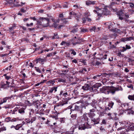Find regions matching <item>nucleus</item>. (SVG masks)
<instances>
[{
  "label": "nucleus",
  "instance_id": "nucleus-50",
  "mask_svg": "<svg viewBox=\"0 0 134 134\" xmlns=\"http://www.w3.org/2000/svg\"><path fill=\"white\" fill-rule=\"evenodd\" d=\"M78 30V28L75 27H73V29L70 31L71 32L75 33Z\"/></svg>",
  "mask_w": 134,
  "mask_h": 134
},
{
  "label": "nucleus",
  "instance_id": "nucleus-45",
  "mask_svg": "<svg viewBox=\"0 0 134 134\" xmlns=\"http://www.w3.org/2000/svg\"><path fill=\"white\" fill-rule=\"evenodd\" d=\"M95 3V2L91 1H88L86 3V4L88 5H89L91 4H94Z\"/></svg>",
  "mask_w": 134,
  "mask_h": 134
},
{
  "label": "nucleus",
  "instance_id": "nucleus-25",
  "mask_svg": "<svg viewBox=\"0 0 134 134\" xmlns=\"http://www.w3.org/2000/svg\"><path fill=\"white\" fill-rule=\"evenodd\" d=\"M72 113V114L71 115V116L72 118L74 119H75L77 118V113L75 112H71L70 114H71V113Z\"/></svg>",
  "mask_w": 134,
  "mask_h": 134
},
{
  "label": "nucleus",
  "instance_id": "nucleus-44",
  "mask_svg": "<svg viewBox=\"0 0 134 134\" xmlns=\"http://www.w3.org/2000/svg\"><path fill=\"white\" fill-rule=\"evenodd\" d=\"M38 119L41 122H43L46 119L44 117H42L41 116H38Z\"/></svg>",
  "mask_w": 134,
  "mask_h": 134
},
{
  "label": "nucleus",
  "instance_id": "nucleus-16",
  "mask_svg": "<svg viewBox=\"0 0 134 134\" xmlns=\"http://www.w3.org/2000/svg\"><path fill=\"white\" fill-rule=\"evenodd\" d=\"M84 107V106L81 105L80 106H78L76 105H75L74 109L73 110V112H75L77 111L82 110V108Z\"/></svg>",
  "mask_w": 134,
  "mask_h": 134
},
{
  "label": "nucleus",
  "instance_id": "nucleus-12",
  "mask_svg": "<svg viewBox=\"0 0 134 134\" xmlns=\"http://www.w3.org/2000/svg\"><path fill=\"white\" fill-rule=\"evenodd\" d=\"M114 105V103L112 101H109L108 105V107H105V110H110L112 108Z\"/></svg>",
  "mask_w": 134,
  "mask_h": 134
},
{
  "label": "nucleus",
  "instance_id": "nucleus-17",
  "mask_svg": "<svg viewBox=\"0 0 134 134\" xmlns=\"http://www.w3.org/2000/svg\"><path fill=\"white\" fill-rule=\"evenodd\" d=\"M133 39V37H132L131 36L129 37L122 38L120 40L121 42H125L126 41H130Z\"/></svg>",
  "mask_w": 134,
  "mask_h": 134
},
{
  "label": "nucleus",
  "instance_id": "nucleus-38",
  "mask_svg": "<svg viewBox=\"0 0 134 134\" xmlns=\"http://www.w3.org/2000/svg\"><path fill=\"white\" fill-rule=\"evenodd\" d=\"M92 102L91 103V105L95 109H97V108L96 106V104H97V103L96 102H94L92 101Z\"/></svg>",
  "mask_w": 134,
  "mask_h": 134
},
{
  "label": "nucleus",
  "instance_id": "nucleus-5",
  "mask_svg": "<svg viewBox=\"0 0 134 134\" xmlns=\"http://www.w3.org/2000/svg\"><path fill=\"white\" fill-rule=\"evenodd\" d=\"M14 81V80H12V82L11 83V85H10V82H9L8 81H6V84L2 83L1 85V88L5 89L8 88L9 87H14L15 84L13 83Z\"/></svg>",
  "mask_w": 134,
  "mask_h": 134
},
{
  "label": "nucleus",
  "instance_id": "nucleus-29",
  "mask_svg": "<svg viewBox=\"0 0 134 134\" xmlns=\"http://www.w3.org/2000/svg\"><path fill=\"white\" fill-rule=\"evenodd\" d=\"M25 108L23 107L21 108L18 109V112L19 113L23 114L25 113Z\"/></svg>",
  "mask_w": 134,
  "mask_h": 134
},
{
  "label": "nucleus",
  "instance_id": "nucleus-56",
  "mask_svg": "<svg viewBox=\"0 0 134 134\" xmlns=\"http://www.w3.org/2000/svg\"><path fill=\"white\" fill-rule=\"evenodd\" d=\"M69 71V70L68 69L64 70L63 69L62 70V72H64L62 73V74L65 75L66 74V73Z\"/></svg>",
  "mask_w": 134,
  "mask_h": 134
},
{
  "label": "nucleus",
  "instance_id": "nucleus-22",
  "mask_svg": "<svg viewBox=\"0 0 134 134\" xmlns=\"http://www.w3.org/2000/svg\"><path fill=\"white\" fill-rule=\"evenodd\" d=\"M127 129H125L124 128H122V127H120L118 129V131H119L120 132V134H126L125 131H127L126 130Z\"/></svg>",
  "mask_w": 134,
  "mask_h": 134
},
{
  "label": "nucleus",
  "instance_id": "nucleus-43",
  "mask_svg": "<svg viewBox=\"0 0 134 134\" xmlns=\"http://www.w3.org/2000/svg\"><path fill=\"white\" fill-rule=\"evenodd\" d=\"M85 79L86 80H87V81L88 82H91L93 81L92 78H91V77H87L85 78Z\"/></svg>",
  "mask_w": 134,
  "mask_h": 134
},
{
  "label": "nucleus",
  "instance_id": "nucleus-41",
  "mask_svg": "<svg viewBox=\"0 0 134 134\" xmlns=\"http://www.w3.org/2000/svg\"><path fill=\"white\" fill-rule=\"evenodd\" d=\"M81 32L85 33L86 32H88V30L87 29L84 28H80Z\"/></svg>",
  "mask_w": 134,
  "mask_h": 134
},
{
  "label": "nucleus",
  "instance_id": "nucleus-13",
  "mask_svg": "<svg viewBox=\"0 0 134 134\" xmlns=\"http://www.w3.org/2000/svg\"><path fill=\"white\" fill-rule=\"evenodd\" d=\"M95 111V109H90V112L88 113V115L89 117L91 118L93 117L95 115V114L94 112Z\"/></svg>",
  "mask_w": 134,
  "mask_h": 134
},
{
  "label": "nucleus",
  "instance_id": "nucleus-51",
  "mask_svg": "<svg viewBox=\"0 0 134 134\" xmlns=\"http://www.w3.org/2000/svg\"><path fill=\"white\" fill-rule=\"evenodd\" d=\"M110 75V74H107L105 73L102 74V76L103 77H108Z\"/></svg>",
  "mask_w": 134,
  "mask_h": 134
},
{
  "label": "nucleus",
  "instance_id": "nucleus-2",
  "mask_svg": "<svg viewBox=\"0 0 134 134\" xmlns=\"http://www.w3.org/2000/svg\"><path fill=\"white\" fill-rule=\"evenodd\" d=\"M97 10H94L93 12L97 14L98 16L100 17L102 15H107L109 13V11L107 9V7H104V8H100L96 7Z\"/></svg>",
  "mask_w": 134,
  "mask_h": 134
},
{
  "label": "nucleus",
  "instance_id": "nucleus-36",
  "mask_svg": "<svg viewBox=\"0 0 134 134\" xmlns=\"http://www.w3.org/2000/svg\"><path fill=\"white\" fill-rule=\"evenodd\" d=\"M68 18H61L60 20H61L64 24H66L68 22Z\"/></svg>",
  "mask_w": 134,
  "mask_h": 134
},
{
  "label": "nucleus",
  "instance_id": "nucleus-19",
  "mask_svg": "<svg viewBox=\"0 0 134 134\" xmlns=\"http://www.w3.org/2000/svg\"><path fill=\"white\" fill-rule=\"evenodd\" d=\"M36 119V116L32 117L31 116H29V120L27 121V123H29L31 122V123L34 122L35 121Z\"/></svg>",
  "mask_w": 134,
  "mask_h": 134
},
{
  "label": "nucleus",
  "instance_id": "nucleus-24",
  "mask_svg": "<svg viewBox=\"0 0 134 134\" xmlns=\"http://www.w3.org/2000/svg\"><path fill=\"white\" fill-rule=\"evenodd\" d=\"M132 126L129 127L126 130L127 131H134V123H132Z\"/></svg>",
  "mask_w": 134,
  "mask_h": 134
},
{
  "label": "nucleus",
  "instance_id": "nucleus-54",
  "mask_svg": "<svg viewBox=\"0 0 134 134\" xmlns=\"http://www.w3.org/2000/svg\"><path fill=\"white\" fill-rule=\"evenodd\" d=\"M66 81L65 79H59L58 80V82H62L63 83H65Z\"/></svg>",
  "mask_w": 134,
  "mask_h": 134
},
{
  "label": "nucleus",
  "instance_id": "nucleus-58",
  "mask_svg": "<svg viewBox=\"0 0 134 134\" xmlns=\"http://www.w3.org/2000/svg\"><path fill=\"white\" fill-rule=\"evenodd\" d=\"M117 55L119 56L120 57H123V55L121 54V52L120 51H118L117 53Z\"/></svg>",
  "mask_w": 134,
  "mask_h": 134
},
{
  "label": "nucleus",
  "instance_id": "nucleus-1",
  "mask_svg": "<svg viewBox=\"0 0 134 134\" xmlns=\"http://www.w3.org/2000/svg\"><path fill=\"white\" fill-rule=\"evenodd\" d=\"M110 87V89L109 90L107 87L104 86L102 88H100V91L101 92L105 94L111 93L112 94H114L116 91H122L123 90V89L121 86L118 85L116 87L111 86Z\"/></svg>",
  "mask_w": 134,
  "mask_h": 134
},
{
  "label": "nucleus",
  "instance_id": "nucleus-6",
  "mask_svg": "<svg viewBox=\"0 0 134 134\" xmlns=\"http://www.w3.org/2000/svg\"><path fill=\"white\" fill-rule=\"evenodd\" d=\"M46 59L45 58H36L33 61V63L35 65H37L38 63H40L41 65H43L44 64V62L46 61Z\"/></svg>",
  "mask_w": 134,
  "mask_h": 134
},
{
  "label": "nucleus",
  "instance_id": "nucleus-4",
  "mask_svg": "<svg viewBox=\"0 0 134 134\" xmlns=\"http://www.w3.org/2000/svg\"><path fill=\"white\" fill-rule=\"evenodd\" d=\"M121 105L119 107V113L120 114H122L125 111V109L123 110L122 108L124 107V108H125V109H127L129 108L130 107V104L129 103H121Z\"/></svg>",
  "mask_w": 134,
  "mask_h": 134
},
{
  "label": "nucleus",
  "instance_id": "nucleus-57",
  "mask_svg": "<svg viewBox=\"0 0 134 134\" xmlns=\"http://www.w3.org/2000/svg\"><path fill=\"white\" fill-rule=\"evenodd\" d=\"M12 119V118L9 117H8L7 118H6L5 119V121L6 122H9L10 121V120L11 119Z\"/></svg>",
  "mask_w": 134,
  "mask_h": 134
},
{
  "label": "nucleus",
  "instance_id": "nucleus-52",
  "mask_svg": "<svg viewBox=\"0 0 134 134\" xmlns=\"http://www.w3.org/2000/svg\"><path fill=\"white\" fill-rule=\"evenodd\" d=\"M66 119L65 118H62L59 119V121L61 123H64L65 122Z\"/></svg>",
  "mask_w": 134,
  "mask_h": 134
},
{
  "label": "nucleus",
  "instance_id": "nucleus-30",
  "mask_svg": "<svg viewBox=\"0 0 134 134\" xmlns=\"http://www.w3.org/2000/svg\"><path fill=\"white\" fill-rule=\"evenodd\" d=\"M122 3L125 4H130V5H129L130 7H131L132 9H133V8H134V4L133 3H127L125 1L123 2Z\"/></svg>",
  "mask_w": 134,
  "mask_h": 134
},
{
  "label": "nucleus",
  "instance_id": "nucleus-40",
  "mask_svg": "<svg viewBox=\"0 0 134 134\" xmlns=\"http://www.w3.org/2000/svg\"><path fill=\"white\" fill-rule=\"evenodd\" d=\"M54 35L52 37V39H58L59 38V36L58 35V34L57 33H55L54 34Z\"/></svg>",
  "mask_w": 134,
  "mask_h": 134
},
{
  "label": "nucleus",
  "instance_id": "nucleus-8",
  "mask_svg": "<svg viewBox=\"0 0 134 134\" xmlns=\"http://www.w3.org/2000/svg\"><path fill=\"white\" fill-rule=\"evenodd\" d=\"M33 105H35V107L37 109L36 110L37 111H38L39 109L42 107L41 106L42 104L39 101H33Z\"/></svg>",
  "mask_w": 134,
  "mask_h": 134
},
{
  "label": "nucleus",
  "instance_id": "nucleus-39",
  "mask_svg": "<svg viewBox=\"0 0 134 134\" xmlns=\"http://www.w3.org/2000/svg\"><path fill=\"white\" fill-rule=\"evenodd\" d=\"M100 130L101 132L103 133H105L106 132L105 128L103 126H101L100 127Z\"/></svg>",
  "mask_w": 134,
  "mask_h": 134
},
{
  "label": "nucleus",
  "instance_id": "nucleus-10",
  "mask_svg": "<svg viewBox=\"0 0 134 134\" xmlns=\"http://www.w3.org/2000/svg\"><path fill=\"white\" fill-rule=\"evenodd\" d=\"M117 15L119 19L122 20L125 19L124 13L122 11H119L117 13Z\"/></svg>",
  "mask_w": 134,
  "mask_h": 134
},
{
  "label": "nucleus",
  "instance_id": "nucleus-28",
  "mask_svg": "<svg viewBox=\"0 0 134 134\" xmlns=\"http://www.w3.org/2000/svg\"><path fill=\"white\" fill-rule=\"evenodd\" d=\"M58 87H53L51 88L49 90L48 93H52L53 91L54 90L55 92H56L57 91Z\"/></svg>",
  "mask_w": 134,
  "mask_h": 134
},
{
  "label": "nucleus",
  "instance_id": "nucleus-11",
  "mask_svg": "<svg viewBox=\"0 0 134 134\" xmlns=\"http://www.w3.org/2000/svg\"><path fill=\"white\" fill-rule=\"evenodd\" d=\"M14 95H12L10 97H6L2 99L3 104L6 102L8 100L9 102L11 100L12 98L13 99H14Z\"/></svg>",
  "mask_w": 134,
  "mask_h": 134
},
{
  "label": "nucleus",
  "instance_id": "nucleus-37",
  "mask_svg": "<svg viewBox=\"0 0 134 134\" xmlns=\"http://www.w3.org/2000/svg\"><path fill=\"white\" fill-rule=\"evenodd\" d=\"M34 68L37 72L42 74V71L41 70V68H39L38 67H35Z\"/></svg>",
  "mask_w": 134,
  "mask_h": 134
},
{
  "label": "nucleus",
  "instance_id": "nucleus-3",
  "mask_svg": "<svg viewBox=\"0 0 134 134\" xmlns=\"http://www.w3.org/2000/svg\"><path fill=\"white\" fill-rule=\"evenodd\" d=\"M79 122V130H83L86 129H89L91 128V126L89 125L87 122Z\"/></svg>",
  "mask_w": 134,
  "mask_h": 134
},
{
  "label": "nucleus",
  "instance_id": "nucleus-7",
  "mask_svg": "<svg viewBox=\"0 0 134 134\" xmlns=\"http://www.w3.org/2000/svg\"><path fill=\"white\" fill-rule=\"evenodd\" d=\"M101 109L99 110L98 109H97V111H98L97 114L99 115V118L101 117L104 116V115L106 114V112L105 109L104 110L103 109L102 107H99Z\"/></svg>",
  "mask_w": 134,
  "mask_h": 134
},
{
  "label": "nucleus",
  "instance_id": "nucleus-63",
  "mask_svg": "<svg viewBox=\"0 0 134 134\" xmlns=\"http://www.w3.org/2000/svg\"><path fill=\"white\" fill-rule=\"evenodd\" d=\"M70 51H71V54H73L74 55H75L76 54V52L74 49H71L70 50Z\"/></svg>",
  "mask_w": 134,
  "mask_h": 134
},
{
  "label": "nucleus",
  "instance_id": "nucleus-21",
  "mask_svg": "<svg viewBox=\"0 0 134 134\" xmlns=\"http://www.w3.org/2000/svg\"><path fill=\"white\" fill-rule=\"evenodd\" d=\"M90 88L91 86L88 84H85L82 87V88L84 90H87Z\"/></svg>",
  "mask_w": 134,
  "mask_h": 134
},
{
  "label": "nucleus",
  "instance_id": "nucleus-20",
  "mask_svg": "<svg viewBox=\"0 0 134 134\" xmlns=\"http://www.w3.org/2000/svg\"><path fill=\"white\" fill-rule=\"evenodd\" d=\"M55 82V79H53L52 80H50L47 81L46 82L47 84L49 86L52 85L53 86L54 83Z\"/></svg>",
  "mask_w": 134,
  "mask_h": 134
},
{
  "label": "nucleus",
  "instance_id": "nucleus-14",
  "mask_svg": "<svg viewBox=\"0 0 134 134\" xmlns=\"http://www.w3.org/2000/svg\"><path fill=\"white\" fill-rule=\"evenodd\" d=\"M88 120V118L87 116L85 114H83L81 118L80 121L82 122H87V121Z\"/></svg>",
  "mask_w": 134,
  "mask_h": 134
},
{
  "label": "nucleus",
  "instance_id": "nucleus-18",
  "mask_svg": "<svg viewBox=\"0 0 134 134\" xmlns=\"http://www.w3.org/2000/svg\"><path fill=\"white\" fill-rule=\"evenodd\" d=\"M93 96V95L88 94H85L82 96L83 98H86V99L87 100H90Z\"/></svg>",
  "mask_w": 134,
  "mask_h": 134
},
{
  "label": "nucleus",
  "instance_id": "nucleus-49",
  "mask_svg": "<svg viewBox=\"0 0 134 134\" xmlns=\"http://www.w3.org/2000/svg\"><path fill=\"white\" fill-rule=\"evenodd\" d=\"M107 84L108 85H112L113 84L115 83V82L114 81H113L112 80H110V81H109V82H106Z\"/></svg>",
  "mask_w": 134,
  "mask_h": 134
},
{
  "label": "nucleus",
  "instance_id": "nucleus-33",
  "mask_svg": "<svg viewBox=\"0 0 134 134\" xmlns=\"http://www.w3.org/2000/svg\"><path fill=\"white\" fill-rule=\"evenodd\" d=\"M25 103L27 105L29 106H30L33 105V102L32 103H30L27 100H25Z\"/></svg>",
  "mask_w": 134,
  "mask_h": 134
},
{
  "label": "nucleus",
  "instance_id": "nucleus-53",
  "mask_svg": "<svg viewBox=\"0 0 134 134\" xmlns=\"http://www.w3.org/2000/svg\"><path fill=\"white\" fill-rule=\"evenodd\" d=\"M44 110L43 109H41L38 112L37 111V113L39 114H44Z\"/></svg>",
  "mask_w": 134,
  "mask_h": 134
},
{
  "label": "nucleus",
  "instance_id": "nucleus-15",
  "mask_svg": "<svg viewBox=\"0 0 134 134\" xmlns=\"http://www.w3.org/2000/svg\"><path fill=\"white\" fill-rule=\"evenodd\" d=\"M132 107H130L129 108L127 109H125V111L127 112V114L128 115H130L131 114L132 115H134V111L132 110Z\"/></svg>",
  "mask_w": 134,
  "mask_h": 134
},
{
  "label": "nucleus",
  "instance_id": "nucleus-31",
  "mask_svg": "<svg viewBox=\"0 0 134 134\" xmlns=\"http://www.w3.org/2000/svg\"><path fill=\"white\" fill-rule=\"evenodd\" d=\"M97 89L93 87V86H92V87H91L90 89V91L93 92L97 93Z\"/></svg>",
  "mask_w": 134,
  "mask_h": 134
},
{
  "label": "nucleus",
  "instance_id": "nucleus-47",
  "mask_svg": "<svg viewBox=\"0 0 134 134\" xmlns=\"http://www.w3.org/2000/svg\"><path fill=\"white\" fill-rule=\"evenodd\" d=\"M21 127V125H20V124H18L15 126V129L16 130H18Z\"/></svg>",
  "mask_w": 134,
  "mask_h": 134
},
{
  "label": "nucleus",
  "instance_id": "nucleus-60",
  "mask_svg": "<svg viewBox=\"0 0 134 134\" xmlns=\"http://www.w3.org/2000/svg\"><path fill=\"white\" fill-rule=\"evenodd\" d=\"M18 96L19 98H23L24 97L25 94L23 93H20Z\"/></svg>",
  "mask_w": 134,
  "mask_h": 134
},
{
  "label": "nucleus",
  "instance_id": "nucleus-62",
  "mask_svg": "<svg viewBox=\"0 0 134 134\" xmlns=\"http://www.w3.org/2000/svg\"><path fill=\"white\" fill-rule=\"evenodd\" d=\"M96 29V27L95 26H94L93 27H92L91 28H90V30L91 32H92L93 31H94L95 32V30Z\"/></svg>",
  "mask_w": 134,
  "mask_h": 134
},
{
  "label": "nucleus",
  "instance_id": "nucleus-34",
  "mask_svg": "<svg viewBox=\"0 0 134 134\" xmlns=\"http://www.w3.org/2000/svg\"><path fill=\"white\" fill-rule=\"evenodd\" d=\"M128 98L130 100L134 101V94L131 95H129L128 97Z\"/></svg>",
  "mask_w": 134,
  "mask_h": 134
},
{
  "label": "nucleus",
  "instance_id": "nucleus-23",
  "mask_svg": "<svg viewBox=\"0 0 134 134\" xmlns=\"http://www.w3.org/2000/svg\"><path fill=\"white\" fill-rule=\"evenodd\" d=\"M91 121L94 122V124H98L100 120L99 118H98L97 119H95L93 117H92L91 118Z\"/></svg>",
  "mask_w": 134,
  "mask_h": 134
},
{
  "label": "nucleus",
  "instance_id": "nucleus-48",
  "mask_svg": "<svg viewBox=\"0 0 134 134\" xmlns=\"http://www.w3.org/2000/svg\"><path fill=\"white\" fill-rule=\"evenodd\" d=\"M69 14L70 15H73L75 17H77L76 13L73 11L70 12Z\"/></svg>",
  "mask_w": 134,
  "mask_h": 134
},
{
  "label": "nucleus",
  "instance_id": "nucleus-42",
  "mask_svg": "<svg viewBox=\"0 0 134 134\" xmlns=\"http://www.w3.org/2000/svg\"><path fill=\"white\" fill-rule=\"evenodd\" d=\"M59 20H57L56 22H54L53 24V25L56 29L57 28L58 26V23H59Z\"/></svg>",
  "mask_w": 134,
  "mask_h": 134
},
{
  "label": "nucleus",
  "instance_id": "nucleus-64",
  "mask_svg": "<svg viewBox=\"0 0 134 134\" xmlns=\"http://www.w3.org/2000/svg\"><path fill=\"white\" fill-rule=\"evenodd\" d=\"M9 113L10 114H14L16 113L13 110H10Z\"/></svg>",
  "mask_w": 134,
  "mask_h": 134
},
{
  "label": "nucleus",
  "instance_id": "nucleus-46",
  "mask_svg": "<svg viewBox=\"0 0 134 134\" xmlns=\"http://www.w3.org/2000/svg\"><path fill=\"white\" fill-rule=\"evenodd\" d=\"M27 133H30L34 132V130L33 128H31L30 129L28 130L27 131Z\"/></svg>",
  "mask_w": 134,
  "mask_h": 134
},
{
  "label": "nucleus",
  "instance_id": "nucleus-9",
  "mask_svg": "<svg viewBox=\"0 0 134 134\" xmlns=\"http://www.w3.org/2000/svg\"><path fill=\"white\" fill-rule=\"evenodd\" d=\"M40 20H42L43 22L46 21V22H44L45 24L43 25V26L44 27L47 26H48V24L49 21V19L48 18H45L43 17H40ZM44 23V22L43 23Z\"/></svg>",
  "mask_w": 134,
  "mask_h": 134
},
{
  "label": "nucleus",
  "instance_id": "nucleus-27",
  "mask_svg": "<svg viewBox=\"0 0 134 134\" xmlns=\"http://www.w3.org/2000/svg\"><path fill=\"white\" fill-rule=\"evenodd\" d=\"M20 41L21 42H25L28 43H30L29 41V39L26 38H23L20 40Z\"/></svg>",
  "mask_w": 134,
  "mask_h": 134
},
{
  "label": "nucleus",
  "instance_id": "nucleus-26",
  "mask_svg": "<svg viewBox=\"0 0 134 134\" xmlns=\"http://www.w3.org/2000/svg\"><path fill=\"white\" fill-rule=\"evenodd\" d=\"M79 122H78L77 124L73 126L71 128V129H72V130L71 131L73 133L74 132V129L78 128V129H79Z\"/></svg>",
  "mask_w": 134,
  "mask_h": 134
},
{
  "label": "nucleus",
  "instance_id": "nucleus-61",
  "mask_svg": "<svg viewBox=\"0 0 134 134\" xmlns=\"http://www.w3.org/2000/svg\"><path fill=\"white\" fill-rule=\"evenodd\" d=\"M16 27V25L14 24L12 26L9 28V30L10 31H12V30L15 29V27Z\"/></svg>",
  "mask_w": 134,
  "mask_h": 134
},
{
  "label": "nucleus",
  "instance_id": "nucleus-59",
  "mask_svg": "<svg viewBox=\"0 0 134 134\" xmlns=\"http://www.w3.org/2000/svg\"><path fill=\"white\" fill-rule=\"evenodd\" d=\"M6 130V127L3 126L0 128V132H1L2 131Z\"/></svg>",
  "mask_w": 134,
  "mask_h": 134
},
{
  "label": "nucleus",
  "instance_id": "nucleus-32",
  "mask_svg": "<svg viewBox=\"0 0 134 134\" xmlns=\"http://www.w3.org/2000/svg\"><path fill=\"white\" fill-rule=\"evenodd\" d=\"M3 76H5V79L7 80H8L11 79V76L8 75V73L4 74Z\"/></svg>",
  "mask_w": 134,
  "mask_h": 134
},
{
  "label": "nucleus",
  "instance_id": "nucleus-35",
  "mask_svg": "<svg viewBox=\"0 0 134 134\" xmlns=\"http://www.w3.org/2000/svg\"><path fill=\"white\" fill-rule=\"evenodd\" d=\"M101 85L102 84L100 83H97L95 84L93 86L94 87H95V88H96L97 89H98L99 87L101 86Z\"/></svg>",
  "mask_w": 134,
  "mask_h": 134
},
{
  "label": "nucleus",
  "instance_id": "nucleus-55",
  "mask_svg": "<svg viewBox=\"0 0 134 134\" xmlns=\"http://www.w3.org/2000/svg\"><path fill=\"white\" fill-rule=\"evenodd\" d=\"M87 69L85 68H82V70H80L79 72H80L81 73H84L85 72H87Z\"/></svg>",
  "mask_w": 134,
  "mask_h": 134
}]
</instances>
